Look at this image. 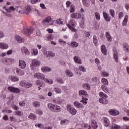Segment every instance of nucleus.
Here are the masks:
<instances>
[{
    "instance_id": "obj_43",
    "label": "nucleus",
    "mask_w": 129,
    "mask_h": 129,
    "mask_svg": "<svg viewBox=\"0 0 129 129\" xmlns=\"http://www.w3.org/2000/svg\"><path fill=\"white\" fill-rule=\"evenodd\" d=\"M83 87H84L85 89H87V90H90V85H89L88 84H84L83 85Z\"/></svg>"
},
{
    "instance_id": "obj_32",
    "label": "nucleus",
    "mask_w": 129,
    "mask_h": 129,
    "mask_svg": "<svg viewBox=\"0 0 129 129\" xmlns=\"http://www.w3.org/2000/svg\"><path fill=\"white\" fill-rule=\"evenodd\" d=\"M41 71L42 72H49V71H51V69L47 67H43L41 68Z\"/></svg>"
},
{
    "instance_id": "obj_54",
    "label": "nucleus",
    "mask_w": 129,
    "mask_h": 129,
    "mask_svg": "<svg viewBox=\"0 0 129 129\" xmlns=\"http://www.w3.org/2000/svg\"><path fill=\"white\" fill-rule=\"evenodd\" d=\"M67 27H68V28L69 29H71V30L72 31V32H76V29H75L74 28L72 27L70 24H68L67 25Z\"/></svg>"
},
{
    "instance_id": "obj_28",
    "label": "nucleus",
    "mask_w": 129,
    "mask_h": 129,
    "mask_svg": "<svg viewBox=\"0 0 129 129\" xmlns=\"http://www.w3.org/2000/svg\"><path fill=\"white\" fill-rule=\"evenodd\" d=\"M74 60L75 62L78 63V64H81V58H80V57L77 56H74Z\"/></svg>"
},
{
    "instance_id": "obj_38",
    "label": "nucleus",
    "mask_w": 129,
    "mask_h": 129,
    "mask_svg": "<svg viewBox=\"0 0 129 129\" xmlns=\"http://www.w3.org/2000/svg\"><path fill=\"white\" fill-rule=\"evenodd\" d=\"M111 129H119L120 128V126L117 124H112L111 126H110Z\"/></svg>"
},
{
    "instance_id": "obj_58",
    "label": "nucleus",
    "mask_w": 129,
    "mask_h": 129,
    "mask_svg": "<svg viewBox=\"0 0 129 129\" xmlns=\"http://www.w3.org/2000/svg\"><path fill=\"white\" fill-rule=\"evenodd\" d=\"M75 12V8L74 5H71V9H70V12L71 13H74Z\"/></svg>"
},
{
    "instance_id": "obj_31",
    "label": "nucleus",
    "mask_w": 129,
    "mask_h": 129,
    "mask_svg": "<svg viewBox=\"0 0 129 129\" xmlns=\"http://www.w3.org/2000/svg\"><path fill=\"white\" fill-rule=\"evenodd\" d=\"M66 74L68 77H72L73 76V73H72L70 70L67 69L66 71Z\"/></svg>"
},
{
    "instance_id": "obj_35",
    "label": "nucleus",
    "mask_w": 129,
    "mask_h": 129,
    "mask_svg": "<svg viewBox=\"0 0 129 129\" xmlns=\"http://www.w3.org/2000/svg\"><path fill=\"white\" fill-rule=\"evenodd\" d=\"M13 61H15V59L13 58H6L4 61V63H5V64H6L7 65H9V64H10V62Z\"/></svg>"
},
{
    "instance_id": "obj_52",
    "label": "nucleus",
    "mask_w": 129,
    "mask_h": 129,
    "mask_svg": "<svg viewBox=\"0 0 129 129\" xmlns=\"http://www.w3.org/2000/svg\"><path fill=\"white\" fill-rule=\"evenodd\" d=\"M35 126L39 127V128H43L44 127V124L42 123H36Z\"/></svg>"
},
{
    "instance_id": "obj_33",
    "label": "nucleus",
    "mask_w": 129,
    "mask_h": 129,
    "mask_svg": "<svg viewBox=\"0 0 129 129\" xmlns=\"http://www.w3.org/2000/svg\"><path fill=\"white\" fill-rule=\"evenodd\" d=\"M101 88L102 90L105 92V93H109V90L107 88V87H106L104 85H102L101 86Z\"/></svg>"
},
{
    "instance_id": "obj_11",
    "label": "nucleus",
    "mask_w": 129,
    "mask_h": 129,
    "mask_svg": "<svg viewBox=\"0 0 129 129\" xmlns=\"http://www.w3.org/2000/svg\"><path fill=\"white\" fill-rule=\"evenodd\" d=\"M16 11H17L19 14H20V15H24V14H25V9L22 8V7L18 6L16 7Z\"/></svg>"
},
{
    "instance_id": "obj_6",
    "label": "nucleus",
    "mask_w": 129,
    "mask_h": 129,
    "mask_svg": "<svg viewBox=\"0 0 129 129\" xmlns=\"http://www.w3.org/2000/svg\"><path fill=\"white\" fill-rule=\"evenodd\" d=\"M67 110L73 115H75L77 112V110L74 107H72L70 104L67 105Z\"/></svg>"
},
{
    "instance_id": "obj_42",
    "label": "nucleus",
    "mask_w": 129,
    "mask_h": 129,
    "mask_svg": "<svg viewBox=\"0 0 129 129\" xmlns=\"http://www.w3.org/2000/svg\"><path fill=\"white\" fill-rule=\"evenodd\" d=\"M55 80L58 83H60V84L64 83V81H63V80L61 78H57L55 79Z\"/></svg>"
},
{
    "instance_id": "obj_39",
    "label": "nucleus",
    "mask_w": 129,
    "mask_h": 129,
    "mask_svg": "<svg viewBox=\"0 0 129 129\" xmlns=\"http://www.w3.org/2000/svg\"><path fill=\"white\" fill-rule=\"evenodd\" d=\"M109 14L112 18H114V17H115V12H114L113 9H111L109 10Z\"/></svg>"
},
{
    "instance_id": "obj_41",
    "label": "nucleus",
    "mask_w": 129,
    "mask_h": 129,
    "mask_svg": "<svg viewBox=\"0 0 129 129\" xmlns=\"http://www.w3.org/2000/svg\"><path fill=\"white\" fill-rule=\"evenodd\" d=\"M71 47H73V48H76L78 47V43L76 42H71Z\"/></svg>"
},
{
    "instance_id": "obj_60",
    "label": "nucleus",
    "mask_w": 129,
    "mask_h": 129,
    "mask_svg": "<svg viewBox=\"0 0 129 129\" xmlns=\"http://www.w3.org/2000/svg\"><path fill=\"white\" fill-rule=\"evenodd\" d=\"M61 21V19H57L56 20L57 24H58V25H63V22Z\"/></svg>"
},
{
    "instance_id": "obj_48",
    "label": "nucleus",
    "mask_w": 129,
    "mask_h": 129,
    "mask_svg": "<svg viewBox=\"0 0 129 129\" xmlns=\"http://www.w3.org/2000/svg\"><path fill=\"white\" fill-rule=\"evenodd\" d=\"M92 81L93 82H95V83H99V80L96 77L93 78L92 79Z\"/></svg>"
},
{
    "instance_id": "obj_36",
    "label": "nucleus",
    "mask_w": 129,
    "mask_h": 129,
    "mask_svg": "<svg viewBox=\"0 0 129 129\" xmlns=\"http://www.w3.org/2000/svg\"><path fill=\"white\" fill-rule=\"evenodd\" d=\"M123 49L125 52H129V46L127 43L123 44Z\"/></svg>"
},
{
    "instance_id": "obj_59",
    "label": "nucleus",
    "mask_w": 129,
    "mask_h": 129,
    "mask_svg": "<svg viewBox=\"0 0 129 129\" xmlns=\"http://www.w3.org/2000/svg\"><path fill=\"white\" fill-rule=\"evenodd\" d=\"M55 103H60L61 102V100L59 98H56L54 100Z\"/></svg>"
},
{
    "instance_id": "obj_30",
    "label": "nucleus",
    "mask_w": 129,
    "mask_h": 129,
    "mask_svg": "<svg viewBox=\"0 0 129 129\" xmlns=\"http://www.w3.org/2000/svg\"><path fill=\"white\" fill-rule=\"evenodd\" d=\"M105 36L106 38H107V40L109 42H111V41L112 40V38H111V36H110V34H109V32H106Z\"/></svg>"
},
{
    "instance_id": "obj_7",
    "label": "nucleus",
    "mask_w": 129,
    "mask_h": 129,
    "mask_svg": "<svg viewBox=\"0 0 129 129\" xmlns=\"http://www.w3.org/2000/svg\"><path fill=\"white\" fill-rule=\"evenodd\" d=\"M43 54L47 58H52V57H55V53L51 51H47V50L44 49L43 51Z\"/></svg>"
},
{
    "instance_id": "obj_51",
    "label": "nucleus",
    "mask_w": 129,
    "mask_h": 129,
    "mask_svg": "<svg viewBox=\"0 0 129 129\" xmlns=\"http://www.w3.org/2000/svg\"><path fill=\"white\" fill-rule=\"evenodd\" d=\"M93 43H94L95 44H97V42L98 41V39H97V37H96V36L94 35V36H93Z\"/></svg>"
},
{
    "instance_id": "obj_14",
    "label": "nucleus",
    "mask_w": 129,
    "mask_h": 129,
    "mask_svg": "<svg viewBox=\"0 0 129 129\" xmlns=\"http://www.w3.org/2000/svg\"><path fill=\"white\" fill-rule=\"evenodd\" d=\"M109 113H110L111 115H118L119 112L116 110L111 109L109 111Z\"/></svg>"
},
{
    "instance_id": "obj_22",
    "label": "nucleus",
    "mask_w": 129,
    "mask_h": 129,
    "mask_svg": "<svg viewBox=\"0 0 129 129\" xmlns=\"http://www.w3.org/2000/svg\"><path fill=\"white\" fill-rule=\"evenodd\" d=\"M103 120L104 122V125L105 126H106V127H107L108 126H109V125H110V124L109 123V120H108L107 118H104Z\"/></svg>"
},
{
    "instance_id": "obj_15",
    "label": "nucleus",
    "mask_w": 129,
    "mask_h": 129,
    "mask_svg": "<svg viewBox=\"0 0 129 129\" xmlns=\"http://www.w3.org/2000/svg\"><path fill=\"white\" fill-rule=\"evenodd\" d=\"M16 40L17 41L18 43H23L25 41V39L23 38L21 36L19 35H16Z\"/></svg>"
},
{
    "instance_id": "obj_29",
    "label": "nucleus",
    "mask_w": 129,
    "mask_h": 129,
    "mask_svg": "<svg viewBox=\"0 0 129 129\" xmlns=\"http://www.w3.org/2000/svg\"><path fill=\"white\" fill-rule=\"evenodd\" d=\"M24 14H26V15H28L29 13L31 12V8L30 6H26L24 8Z\"/></svg>"
},
{
    "instance_id": "obj_24",
    "label": "nucleus",
    "mask_w": 129,
    "mask_h": 129,
    "mask_svg": "<svg viewBox=\"0 0 129 129\" xmlns=\"http://www.w3.org/2000/svg\"><path fill=\"white\" fill-rule=\"evenodd\" d=\"M28 118L33 119V120H36L37 119V115L34 113H30L28 116Z\"/></svg>"
},
{
    "instance_id": "obj_26",
    "label": "nucleus",
    "mask_w": 129,
    "mask_h": 129,
    "mask_svg": "<svg viewBox=\"0 0 129 129\" xmlns=\"http://www.w3.org/2000/svg\"><path fill=\"white\" fill-rule=\"evenodd\" d=\"M16 73L17 75H19V76L24 75L25 74V73H24V71L21 70L20 69H16Z\"/></svg>"
},
{
    "instance_id": "obj_46",
    "label": "nucleus",
    "mask_w": 129,
    "mask_h": 129,
    "mask_svg": "<svg viewBox=\"0 0 129 129\" xmlns=\"http://www.w3.org/2000/svg\"><path fill=\"white\" fill-rule=\"evenodd\" d=\"M95 16L97 21H99V20H100V14H99V13L96 12L95 13Z\"/></svg>"
},
{
    "instance_id": "obj_55",
    "label": "nucleus",
    "mask_w": 129,
    "mask_h": 129,
    "mask_svg": "<svg viewBox=\"0 0 129 129\" xmlns=\"http://www.w3.org/2000/svg\"><path fill=\"white\" fill-rule=\"evenodd\" d=\"M32 85L33 84H32V83H26L25 84L24 86L26 87V88H30V87H31Z\"/></svg>"
},
{
    "instance_id": "obj_18",
    "label": "nucleus",
    "mask_w": 129,
    "mask_h": 129,
    "mask_svg": "<svg viewBox=\"0 0 129 129\" xmlns=\"http://www.w3.org/2000/svg\"><path fill=\"white\" fill-rule=\"evenodd\" d=\"M26 62H25V61L19 60V66L20 68L24 69V68H26Z\"/></svg>"
},
{
    "instance_id": "obj_49",
    "label": "nucleus",
    "mask_w": 129,
    "mask_h": 129,
    "mask_svg": "<svg viewBox=\"0 0 129 129\" xmlns=\"http://www.w3.org/2000/svg\"><path fill=\"white\" fill-rule=\"evenodd\" d=\"M33 105L35 106V107H38V106H40V104L39 101H34L33 102Z\"/></svg>"
},
{
    "instance_id": "obj_3",
    "label": "nucleus",
    "mask_w": 129,
    "mask_h": 129,
    "mask_svg": "<svg viewBox=\"0 0 129 129\" xmlns=\"http://www.w3.org/2000/svg\"><path fill=\"white\" fill-rule=\"evenodd\" d=\"M47 106L51 111H53V112H60L61 110V108L60 106L57 105H54L53 104L49 103L47 105Z\"/></svg>"
},
{
    "instance_id": "obj_25",
    "label": "nucleus",
    "mask_w": 129,
    "mask_h": 129,
    "mask_svg": "<svg viewBox=\"0 0 129 129\" xmlns=\"http://www.w3.org/2000/svg\"><path fill=\"white\" fill-rule=\"evenodd\" d=\"M91 125L94 128H97L98 125H97V122H96V121L95 120H93L91 122Z\"/></svg>"
},
{
    "instance_id": "obj_12",
    "label": "nucleus",
    "mask_w": 129,
    "mask_h": 129,
    "mask_svg": "<svg viewBox=\"0 0 129 129\" xmlns=\"http://www.w3.org/2000/svg\"><path fill=\"white\" fill-rule=\"evenodd\" d=\"M71 17L73 19H76L77 20H78L79 19H81V14L80 13H73L71 15Z\"/></svg>"
},
{
    "instance_id": "obj_40",
    "label": "nucleus",
    "mask_w": 129,
    "mask_h": 129,
    "mask_svg": "<svg viewBox=\"0 0 129 129\" xmlns=\"http://www.w3.org/2000/svg\"><path fill=\"white\" fill-rule=\"evenodd\" d=\"M38 51L36 49H32L31 50V54L34 56L38 55Z\"/></svg>"
},
{
    "instance_id": "obj_44",
    "label": "nucleus",
    "mask_w": 129,
    "mask_h": 129,
    "mask_svg": "<svg viewBox=\"0 0 129 129\" xmlns=\"http://www.w3.org/2000/svg\"><path fill=\"white\" fill-rule=\"evenodd\" d=\"M68 25H70V26H75V20L72 19L69 21V24Z\"/></svg>"
},
{
    "instance_id": "obj_27",
    "label": "nucleus",
    "mask_w": 129,
    "mask_h": 129,
    "mask_svg": "<svg viewBox=\"0 0 129 129\" xmlns=\"http://www.w3.org/2000/svg\"><path fill=\"white\" fill-rule=\"evenodd\" d=\"M83 4L85 7H89L90 5V0H82Z\"/></svg>"
},
{
    "instance_id": "obj_13",
    "label": "nucleus",
    "mask_w": 129,
    "mask_h": 129,
    "mask_svg": "<svg viewBox=\"0 0 129 129\" xmlns=\"http://www.w3.org/2000/svg\"><path fill=\"white\" fill-rule=\"evenodd\" d=\"M103 15L106 22H110V16H109V15L106 13V12H103Z\"/></svg>"
},
{
    "instance_id": "obj_2",
    "label": "nucleus",
    "mask_w": 129,
    "mask_h": 129,
    "mask_svg": "<svg viewBox=\"0 0 129 129\" xmlns=\"http://www.w3.org/2000/svg\"><path fill=\"white\" fill-rule=\"evenodd\" d=\"M79 94L80 95L83 96L82 100H81V102H82L83 104H87V100H88V99L86 98L88 97L87 92L84 90H81L79 91Z\"/></svg>"
},
{
    "instance_id": "obj_64",
    "label": "nucleus",
    "mask_w": 129,
    "mask_h": 129,
    "mask_svg": "<svg viewBox=\"0 0 129 129\" xmlns=\"http://www.w3.org/2000/svg\"><path fill=\"white\" fill-rule=\"evenodd\" d=\"M122 129H129V126L128 125H124L122 127Z\"/></svg>"
},
{
    "instance_id": "obj_47",
    "label": "nucleus",
    "mask_w": 129,
    "mask_h": 129,
    "mask_svg": "<svg viewBox=\"0 0 129 129\" xmlns=\"http://www.w3.org/2000/svg\"><path fill=\"white\" fill-rule=\"evenodd\" d=\"M45 82H47L49 84H53V80L49 79L48 80V79H45L43 80Z\"/></svg>"
},
{
    "instance_id": "obj_16",
    "label": "nucleus",
    "mask_w": 129,
    "mask_h": 129,
    "mask_svg": "<svg viewBox=\"0 0 129 129\" xmlns=\"http://www.w3.org/2000/svg\"><path fill=\"white\" fill-rule=\"evenodd\" d=\"M74 105H75V106H76V107H77L78 108H83V107H84L82 104L77 101L74 102Z\"/></svg>"
},
{
    "instance_id": "obj_8",
    "label": "nucleus",
    "mask_w": 129,
    "mask_h": 129,
    "mask_svg": "<svg viewBox=\"0 0 129 129\" xmlns=\"http://www.w3.org/2000/svg\"><path fill=\"white\" fill-rule=\"evenodd\" d=\"M41 65V61L37 60V59H33L32 61L30 66L31 67L32 70H33V67H37L38 66H40Z\"/></svg>"
},
{
    "instance_id": "obj_21",
    "label": "nucleus",
    "mask_w": 129,
    "mask_h": 129,
    "mask_svg": "<svg viewBox=\"0 0 129 129\" xmlns=\"http://www.w3.org/2000/svg\"><path fill=\"white\" fill-rule=\"evenodd\" d=\"M10 80L13 82H16V81H19V79L17 76H11Z\"/></svg>"
},
{
    "instance_id": "obj_62",
    "label": "nucleus",
    "mask_w": 129,
    "mask_h": 129,
    "mask_svg": "<svg viewBox=\"0 0 129 129\" xmlns=\"http://www.w3.org/2000/svg\"><path fill=\"white\" fill-rule=\"evenodd\" d=\"M10 118L11 121H17V119H16V118H15L14 116H10Z\"/></svg>"
},
{
    "instance_id": "obj_57",
    "label": "nucleus",
    "mask_w": 129,
    "mask_h": 129,
    "mask_svg": "<svg viewBox=\"0 0 129 129\" xmlns=\"http://www.w3.org/2000/svg\"><path fill=\"white\" fill-rule=\"evenodd\" d=\"M54 91L56 92V93H61V92H62L60 88L58 87L54 88Z\"/></svg>"
},
{
    "instance_id": "obj_5",
    "label": "nucleus",
    "mask_w": 129,
    "mask_h": 129,
    "mask_svg": "<svg viewBox=\"0 0 129 129\" xmlns=\"http://www.w3.org/2000/svg\"><path fill=\"white\" fill-rule=\"evenodd\" d=\"M34 31V29L32 27H29V28H26L23 29L22 31V34H24V35H26V36H30L32 33H33V31Z\"/></svg>"
},
{
    "instance_id": "obj_63",
    "label": "nucleus",
    "mask_w": 129,
    "mask_h": 129,
    "mask_svg": "<svg viewBox=\"0 0 129 129\" xmlns=\"http://www.w3.org/2000/svg\"><path fill=\"white\" fill-rule=\"evenodd\" d=\"M119 20L121 19V18H122V17H123V13L122 12H120L119 13Z\"/></svg>"
},
{
    "instance_id": "obj_45",
    "label": "nucleus",
    "mask_w": 129,
    "mask_h": 129,
    "mask_svg": "<svg viewBox=\"0 0 129 129\" xmlns=\"http://www.w3.org/2000/svg\"><path fill=\"white\" fill-rule=\"evenodd\" d=\"M101 82L104 85H108V81L106 79H102Z\"/></svg>"
},
{
    "instance_id": "obj_17",
    "label": "nucleus",
    "mask_w": 129,
    "mask_h": 129,
    "mask_svg": "<svg viewBox=\"0 0 129 129\" xmlns=\"http://www.w3.org/2000/svg\"><path fill=\"white\" fill-rule=\"evenodd\" d=\"M101 50L102 53H103V54L104 55H107V50L106 49V47L105 46V45H102L101 46Z\"/></svg>"
},
{
    "instance_id": "obj_56",
    "label": "nucleus",
    "mask_w": 129,
    "mask_h": 129,
    "mask_svg": "<svg viewBox=\"0 0 129 129\" xmlns=\"http://www.w3.org/2000/svg\"><path fill=\"white\" fill-rule=\"evenodd\" d=\"M15 113L16 115H19V116H21V115H23V114H24L23 112L21 111H15Z\"/></svg>"
},
{
    "instance_id": "obj_10",
    "label": "nucleus",
    "mask_w": 129,
    "mask_h": 129,
    "mask_svg": "<svg viewBox=\"0 0 129 129\" xmlns=\"http://www.w3.org/2000/svg\"><path fill=\"white\" fill-rule=\"evenodd\" d=\"M34 78H37V79H41V80H44L45 79V75L44 74L37 73L35 74L34 76Z\"/></svg>"
},
{
    "instance_id": "obj_9",
    "label": "nucleus",
    "mask_w": 129,
    "mask_h": 129,
    "mask_svg": "<svg viewBox=\"0 0 129 129\" xmlns=\"http://www.w3.org/2000/svg\"><path fill=\"white\" fill-rule=\"evenodd\" d=\"M8 90L11 92H13V93H20L21 92V90L19 88H17L14 87H8Z\"/></svg>"
},
{
    "instance_id": "obj_61",
    "label": "nucleus",
    "mask_w": 129,
    "mask_h": 129,
    "mask_svg": "<svg viewBox=\"0 0 129 129\" xmlns=\"http://www.w3.org/2000/svg\"><path fill=\"white\" fill-rule=\"evenodd\" d=\"M84 127L85 128L91 129V126L87 124H85Z\"/></svg>"
},
{
    "instance_id": "obj_50",
    "label": "nucleus",
    "mask_w": 129,
    "mask_h": 129,
    "mask_svg": "<svg viewBox=\"0 0 129 129\" xmlns=\"http://www.w3.org/2000/svg\"><path fill=\"white\" fill-rule=\"evenodd\" d=\"M68 123V120H63L60 121L61 125H65Z\"/></svg>"
},
{
    "instance_id": "obj_37",
    "label": "nucleus",
    "mask_w": 129,
    "mask_h": 129,
    "mask_svg": "<svg viewBox=\"0 0 129 129\" xmlns=\"http://www.w3.org/2000/svg\"><path fill=\"white\" fill-rule=\"evenodd\" d=\"M113 57L115 61V62H118V54L117 53V52H115L113 53Z\"/></svg>"
},
{
    "instance_id": "obj_23",
    "label": "nucleus",
    "mask_w": 129,
    "mask_h": 129,
    "mask_svg": "<svg viewBox=\"0 0 129 129\" xmlns=\"http://www.w3.org/2000/svg\"><path fill=\"white\" fill-rule=\"evenodd\" d=\"M36 84L38 86V90H41V87H42L43 85V82L42 81L38 80L36 81Z\"/></svg>"
},
{
    "instance_id": "obj_20",
    "label": "nucleus",
    "mask_w": 129,
    "mask_h": 129,
    "mask_svg": "<svg viewBox=\"0 0 129 129\" xmlns=\"http://www.w3.org/2000/svg\"><path fill=\"white\" fill-rule=\"evenodd\" d=\"M9 45L7 43L1 42L0 43V48L1 49H8Z\"/></svg>"
},
{
    "instance_id": "obj_34",
    "label": "nucleus",
    "mask_w": 129,
    "mask_h": 129,
    "mask_svg": "<svg viewBox=\"0 0 129 129\" xmlns=\"http://www.w3.org/2000/svg\"><path fill=\"white\" fill-rule=\"evenodd\" d=\"M127 20H128V16L126 15L124 16V19L122 23L123 26H126V24H127Z\"/></svg>"
},
{
    "instance_id": "obj_53",
    "label": "nucleus",
    "mask_w": 129,
    "mask_h": 129,
    "mask_svg": "<svg viewBox=\"0 0 129 129\" xmlns=\"http://www.w3.org/2000/svg\"><path fill=\"white\" fill-rule=\"evenodd\" d=\"M79 70L82 71V72H86V69L83 66H80Z\"/></svg>"
},
{
    "instance_id": "obj_19",
    "label": "nucleus",
    "mask_w": 129,
    "mask_h": 129,
    "mask_svg": "<svg viewBox=\"0 0 129 129\" xmlns=\"http://www.w3.org/2000/svg\"><path fill=\"white\" fill-rule=\"evenodd\" d=\"M21 51L23 54H25V55H30V51H29V49L26 48V47H23L21 49Z\"/></svg>"
},
{
    "instance_id": "obj_4",
    "label": "nucleus",
    "mask_w": 129,
    "mask_h": 129,
    "mask_svg": "<svg viewBox=\"0 0 129 129\" xmlns=\"http://www.w3.org/2000/svg\"><path fill=\"white\" fill-rule=\"evenodd\" d=\"M54 22H55V20H52L51 17L48 16L43 21L42 24L44 25V26H50L53 25Z\"/></svg>"
},
{
    "instance_id": "obj_1",
    "label": "nucleus",
    "mask_w": 129,
    "mask_h": 129,
    "mask_svg": "<svg viewBox=\"0 0 129 129\" xmlns=\"http://www.w3.org/2000/svg\"><path fill=\"white\" fill-rule=\"evenodd\" d=\"M99 96H100V98L99 99V102L100 103H102V104H108V100H107V97L108 96L105 93L103 92H100Z\"/></svg>"
}]
</instances>
